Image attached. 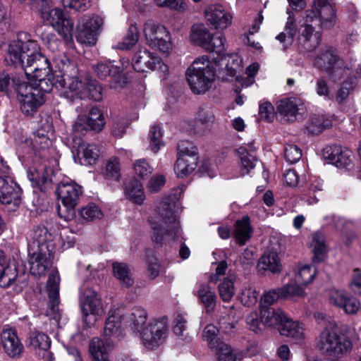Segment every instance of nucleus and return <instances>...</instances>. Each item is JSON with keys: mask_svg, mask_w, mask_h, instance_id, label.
<instances>
[{"mask_svg": "<svg viewBox=\"0 0 361 361\" xmlns=\"http://www.w3.org/2000/svg\"><path fill=\"white\" fill-rule=\"evenodd\" d=\"M284 30L276 39L282 44L283 49L290 47L297 32L304 49L312 51L316 49L322 39L321 33L315 31V26L324 29L332 27L336 21V8L329 0H314L312 8L305 12L302 23L298 30L293 16L289 11Z\"/></svg>", "mask_w": 361, "mask_h": 361, "instance_id": "obj_1", "label": "nucleus"}, {"mask_svg": "<svg viewBox=\"0 0 361 361\" xmlns=\"http://www.w3.org/2000/svg\"><path fill=\"white\" fill-rule=\"evenodd\" d=\"M40 38L47 48L52 53L51 60L56 63L61 73L57 80L60 87L63 88V94L71 102L83 99L87 97L99 102L102 99V87L97 81L90 77L83 80L76 74L78 69L73 63L61 51V42L51 32L44 29L40 34Z\"/></svg>", "mask_w": 361, "mask_h": 361, "instance_id": "obj_2", "label": "nucleus"}, {"mask_svg": "<svg viewBox=\"0 0 361 361\" xmlns=\"http://www.w3.org/2000/svg\"><path fill=\"white\" fill-rule=\"evenodd\" d=\"M4 61L8 66L20 67L25 75L38 72V77H47L51 73L49 60L34 40H13L8 46Z\"/></svg>", "mask_w": 361, "mask_h": 361, "instance_id": "obj_3", "label": "nucleus"}, {"mask_svg": "<svg viewBox=\"0 0 361 361\" xmlns=\"http://www.w3.org/2000/svg\"><path fill=\"white\" fill-rule=\"evenodd\" d=\"M178 204L175 195L164 197L157 204L149 221L152 239L163 245L181 236V229L177 217Z\"/></svg>", "mask_w": 361, "mask_h": 361, "instance_id": "obj_4", "label": "nucleus"}, {"mask_svg": "<svg viewBox=\"0 0 361 361\" xmlns=\"http://www.w3.org/2000/svg\"><path fill=\"white\" fill-rule=\"evenodd\" d=\"M39 73L26 75L28 80H35L33 84L12 79V83L16 87L18 99L21 111L25 115H32L45 102V94L51 91L53 84L47 77H38Z\"/></svg>", "mask_w": 361, "mask_h": 361, "instance_id": "obj_5", "label": "nucleus"}, {"mask_svg": "<svg viewBox=\"0 0 361 361\" xmlns=\"http://www.w3.org/2000/svg\"><path fill=\"white\" fill-rule=\"evenodd\" d=\"M316 348L329 360H337L349 354L353 342L345 334L338 332L335 324H329L319 334Z\"/></svg>", "mask_w": 361, "mask_h": 361, "instance_id": "obj_6", "label": "nucleus"}, {"mask_svg": "<svg viewBox=\"0 0 361 361\" xmlns=\"http://www.w3.org/2000/svg\"><path fill=\"white\" fill-rule=\"evenodd\" d=\"M185 75L192 92L204 94L212 87L214 80V63L206 56L197 58L188 68Z\"/></svg>", "mask_w": 361, "mask_h": 361, "instance_id": "obj_7", "label": "nucleus"}, {"mask_svg": "<svg viewBox=\"0 0 361 361\" xmlns=\"http://www.w3.org/2000/svg\"><path fill=\"white\" fill-rule=\"evenodd\" d=\"M79 304L83 322L87 327H91L103 314L102 302L97 291L89 283L84 282L79 289Z\"/></svg>", "mask_w": 361, "mask_h": 361, "instance_id": "obj_8", "label": "nucleus"}, {"mask_svg": "<svg viewBox=\"0 0 361 361\" xmlns=\"http://www.w3.org/2000/svg\"><path fill=\"white\" fill-rule=\"evenodd\" d=\"M146 44L152 49L168 54L173 47L169 30L163 25L149 20L143 27Z\"/></svg>", "mask_w": 361, "mask_h": 361, "instance_id": "obj_9", "label": "nucleus"}, {"mask_svg": "<svg viewBox=\"0 0 361 361\" xmlns=\"http://www.w3.org/2000/svg\"><path fill=\"white\" fill-rule=\"evenodd\" d=\"M56 194L66 212V214L63 215L61 208L59 206V215L68 221L75 216L74 209L82 194V187L73 181H62L58 185Z\"/></svg>", "mask_w": 361, "mask_h": 361, "instance_id": "obj_10", "label": "nucleus"}, {"mask_svg": "<svg viewBox=\"0 0 361 361\" xmlns=\"http://www.w3.org/2000/svg\"><path fill=\"white\" fill-rule=\"evenodd\" d=\"M41 17L48 22L63 38L66 44H73V23L63 15V11L59 8H42Z\"/></svg>", "mask_w": 361, "mask_h": 361, "instance_id": "obj_11", "label": "nucleus"}, {"mask_svg": "<svg viewBox=\"0 0 361 361\" xmlns=\"http://www.w3.org/2000/svg\"><path fill=\"white\" fill-rule=\"evenodd\" d=\"M168 320L165 317L151 322L141 332L145 348L153 350L164 343L168 336Z\"/></svg>", "mask_w": 361, "mask_h": 361, "instance_id": "obj_12", "label": "nucleus"}, {"mask_svg": "<svg viewBox=\"0 0 361 361\" xmlns=\"http://www.w3.org/2000/svg\"><path fill=\"white\" fill-rule=\"evenodd\" d=\"M103 19L99 16H85L81 18L77 26L75 37L80 44L94 45L97 42L99 30L103 25Z\"/></svg>", "mask_w": 361, "mask_h": 361, "instance_id": "obj_13", "label": "nucleus"}, {"mask_svg": "<svg viewBox=\"0 0 361 361\" xmlns=\"http://www.w3.org/2000/svg\"><path fill=\"white\" fill-rule=\"evenodd\" d=\"M208 25L215 30H224L228 27L233 20L230 8L222 4H212L204 10Z\"/></svg>", "mask_w": 361, "mask_h": 361, "instance_id": "obj_14", "label": "nucleus"}, {"mask_svg": "<svg viewBox=\"0 0 361 361\" xmlns=\"http://www.w3.org/2000/svg\"><path fill=\"white\" fill-rule=\"evenodd\" d=\"M132 66L137 72H145L147 69L165 71L166 66L163 61L144 47H140L134 54Z\"/></svg>", "mask_w": 361, "mask_h": 361, "instance_id": "obj_15", "label": "nucleus"}, {"mask_svg": "<svg viewBox=\"0 0 361 361\" xmlns=\"http://www.w3.org/2000/svg\"><path fill=\"white\" fill-rule=\"evenodd\" d=\"M59 282L60 277L57 271H53L47 280L49 305L46 315L51 319L58 322L61 317V310L59 307Z\"/></svg>", "mask_w": 361, "mask_h": 361, "instance_id": "obj_16", "label": "nucleus"}, {"mask_svg": "<svg viewBox=\"0 0 361 361\" xmlns=\"http://www.w3.org/2000/svg\"><path fill=\"white\" fill-rule=\"evenodd\" d=\"M22 190L11 177H0V202L15 210L21 202Z\"/></svg>", "mask_w": 361, "mask_h": 361, "instance_id": "obj_17", "label": "nucleus"}, {"mask_svg": "<svg viewBox=\"0 0 361 361\" xmlns=\"http://www.w3.org/2000/svg\"><path fill=\"white\" fill-rule=\"evenodd\" d=\"M124 309H111L105 322L104 336L106 338L119 339L123 335V324H125Z\"/></svg>", "mask_w": 361, "mask_h": 361, "instance_id": "obj_18", "label": "nucleus"}, {"mask_svg": "<svg viewBox=\"0 0 361 361\" xmlns=\"http://www.w3.org/2000/svg\"><path fill=\"white\" fill-rule=\"evenodd\" d=\"M1 342L5 353L11 358L20 357L23 351L24 345L18 336L15 329H3L1 334Z\"/></svg>", "mask_w": 361, "mask_h": 361, "instance_id": "obj_19", "label": "nucleus"}, {"mask_svg": "<svg viewBox=\"0 0 361 361\" xmlns=\"http://www.w3.org/2000/svg\"><path fill=\"white\" fill-rule=\"evenodd\" d=\"M277 111L283 118L289 122H293L298 116L303 115L305 106L302 101L296 97L281 99L277 104Z\"/></svg>", "mask_w": 361, "mask_h": 361, "instance_id": "obj_20", "label": "nucleus"}, {"mask_svg": "<svg viewBox=\"0 0 361 361\" xmlns=\"http://www.w3.org/2000/svg\"><path fill=\"white\" fill-rule=\"evenodd\" d=\"M51 240V235L47 227L43 225L35 226L27 237L28 251H52L49 241Z\"/></svg>", "mask_w": 361, "mask_h": 361, "instance_id": "obj_21", "label": "nucleus"}, {"mask_svg": "<svg viewBox=\"0 0 361 361\" xmlns=\"http://www.w3.org/2000/svg\"><path fill=\"white\" fill-rule=\"evenodd\" d=\"M324 156L338 168H348L353 164V152L339 145L328 146L324 149Z\"/></svg>", "mask_w": 361, "mask_h": 361, "instance_id": "obj_22", "label": "nucleus"}, {"mask_svg": "<svg viewBox=\"0 0 361 361\" xmlns=\"http://www.w3.org/2000/svg\"><path fill=\"white\" fill-rule=\"evenodd\" d=\"M16 283L20 288L27 284V276H18L17 270L6 265L4 252L0 250V286L8 287Z\"/></svg>", "mask_w": 361, "mask_h": 361, "instance_id": "obj_23", "label": "nucleus"}, {"mask_svg": "<svg viewBox=\"0 0 361 361\" xmlns=\"http://www.w3.org/2000/svg\"><path fill=\"white\" fill-rule=\"evenodd\" d=\"M54 138V128L50 120L42 119L32 138L33 147L36 150L48 148Z\"/></svg>", "mask_w": 361, "mask_h": 361, "instance_id": "obj_24", "label": "nucleus"}, {"mask_svg": "<svg viewBox=\"0 0 361 361\" xmlns=\"http://www.w3.org/2000/svg\"><path fill=\"white\" fill-rule=\"evenodd\" d=\"M30 255V272L35 276L44 275L51 266L52 251L32 250Z\"/></svg>", "mask_w": 361, "mask_h": 361, "instance_id": "obj_25", "label": "nucleus"}, {"mask_svg": "<svg viewBox=\"0 0 361 361\" xmlns=\"http://www.w3.org/2000/svg\"><path fill=\"white\" fill-rule=\"evenodd\" d=\"M279 329L282 336L289 337L296 343H300L305 338L304 324L298 321H293L287 316L283 319Z\"/></svg>", "mask_w": 361, "mask_h": 361, "instance_id": "obj_26", "label": "nucleus"}, {"mask_svg": "<svg viewBox=\"0 0 361 361\" xmlns=\"http://www.w3.org/2000/svg\"><path fill=\"white\" fill-rule=\"evenodd\" d=\"M195 295L204 305L207 312H210L214 310L217 298L214 289L208 283H199Z\"/></svg>", "mask_w": 361, "mask_h": 361, "instance_id": "obj_27", "label": "nucleus"}, {"mask_svg": "<svg viewBox=\"0 0 361 361\" xmlns=\"http://www.w3.org/2000/svg\"><path fill=\"white\" fill-rule=\"evenodd\" d=\"M282 265L279 255L276 252H265L260 257L257 264L258 271L262 273L269 271L272 274H278L281 271Z\"/></svg>", "mask_w": 361, "mask_h": 361, "instance_id": "obj_28", "label": "nucleus"}, {"mask_svg": "<svg viewBox=\"0 0 361 361\" xmlns=\"http://www.w3.org/2000/svg\"><path fill=\"white\" fill-rule=\"evenodd\" d=\"M51 345V341L49 336L38 331H31L27 338V346L40 355L41 352L43 355L49 353L48 350Z\"/></svg>", "mask_w": 361, "mask_h": 361, "instance_id": "obj_29", "label": "nucleus"}, {"mask_svg": "<svg viewBox=\"0 0 361 361\" xmlns=\"http://www.w3.org/2000/svg\"><path fill=\"white\" fill-rule=\"evenodd\" d=\"M260 314L262 324L267 326H273L277 324L281 326L286 316L281 309H274L264 305L261 306Z\"/></svg>", "mask_w": 361, "mask_h": 361, "instance_id": "obj_30", "label": "nucleus"}, {"mask_svg": "<svg viewBox=\"0 0 361 361\" xmlns=\"http://www.w3.org/2000/svg\"><path fill=\"white\" fill-rule=\"evenodd\" d=\"M129 64L128 61L122 62V69L120 67L114 66L110 62H99L93 66L96 75L100 79H104L109 75H112L117 78L116 75H118L124 68H126ZM120 75H118V78Z\"/></svg>", "mask_w": 361, "mask_h": 361, "instance_id": "obj_31", "label": "nucleus"}, {"mask_svg": "<svg viewBox=\"0 0 361 361\" xmlns=\"http://www.w3.org/2000/svg\"><path fill=\"white\" fill-rule=\"evenodd\" d=\"M252 229L250 226V220L248 216H243L241 219L238 220L235 224L234 236L236 241L240 245L250 238Z\"/></svg>", "mask_w": 361, "mask_h": 361, "instance_id": "obj_32", "label": "nucleus"}, {"mask_svg": "<svg viewBox=\"0 0 361 361\" xmlns=\"http://www.w3.org/2000/svg\"><path fill=\"white\" fill-rule=\"evenodd\" d=\"M125 195L129 200L139 205L145 199L143 185L137 180H131L126 185Z\"/></svg>", "mask_w": 361, "mask_h": 361, "instance_id": "obj_33", "label": "nucleus"}, {"mask_svg": "<svg viewBox=\"0 0 361 361\" xmlns=\"http://www.w3.org/2000/svg\"><path fill=\"white\" fill-rule=\"evenodd\" d=\"M74 147H77L78 154L82 155L84 161L87 164H94L99 157V148L94 144H87L78 140V144L74 145Z\"/></svg>", "mask_w": 361, "mask_h": 361, "instance_id": "obj_34", "label": "nucleus"}, {"mask_svg": "<svg viewBox=\"0 0 361 361\" xmlns=\"http://www.w3.org/2000/svg\"><path fill=\"white\" fill-rule=\"evenodd\" d=\"M125 323L141 334L147 320L146 311L141 307H135L128 316L125 315Z\"/></svg>", "mask_w": 361, "mask_h": 361, "instance_id": "obj_35", "label": "nucleus"}, {"mask_svg": "<svg viewBox=\"0 0 361 361\" xmlns=\"http://www.w3.org/2000/svg\"><path fill=\"white\" fill-rule=\"evenodd\" d=\"M254 149L250 147V152L246 147H240L238 149L241 164V174L245 176L248 174L252 170L257 162V159L255 155L252 154Z\"/></svg>", "mask_w": 361, "mask_h": 361, "instance_id": "obj_36", "label": "nucleus"}, {"mask_svg": "<svg viewBox=\"0 0 361 361\" xmlns=\"http://www.w3.org/2000/svg\"><path fill=\"white\" fill-rule=\"evenodd\" d=\"M89 353L93 361H99L109 357L108 345L98 337L93 338L89 343Z\"/></svg>", "mask_w": 361, "mask_h": 361, "instance_id": "obj_37", "label": "nucleus"}, {"mask_svg": "<svg viewBox=\"0 0 361 361\" xmlns=\"http://www.w3.org/2000/svg\"><path fill=\"white\" fill-rule=\"evenodd\" d=\"M311 247L314 253L313 260L317 262H322L326 253V245L323 233L317 232L312 235Z\"/></svg>", "mask_w": 361, "mask_h": 361, "instance_id": "obj_38", "label": "nucleus"}, {"mask_svg": "<svg viewBox=\"0 0 361 361\" xmlns=\"http://www.w3.org/2000/svg\"><path fill=\"white\" fill-rule=\"evenodd\" d=\"M112 267L114 276L119 281L122 286L128 288L133 284L134 280L132 274L126 264L114 262Z\"/></svg>", "mask_w": 361, "mask_h": 361, "instance_id": "obj_39", "label": "nucleus"}, {"mask_svg": "<svg viewBox=\"0 0 361 361\" xmlns=\"http://www.w3.org/2000/svg\"><path fill=\"white\" fill-rule=\"evenodd\" d=\"M209 30L202 25L192 26L190 33V39L204 49L209 48V39L211 36Z\"/></svg>", "mask_w": 361, "mask_h": 361, "instance_id": "obj_40", "label": "nucleus"}, {"mask_svg": "<svg viewBox=\"0 0 361 361\" xmlns=\"http://www.w3.org/2000/svg\"><path fill=\"white\" fill-rule=\"evenodd\" d=\"M338 59L335 50L333 48H329L325 51H322L321 54L315 58L314 64L319 68L328 71L332 68V66Z\"/></svg>", "mask_w": 361, "mask_h": 361, "instance_id": "obj_41", "label": "nucleus"}, {"mask_svg": "<svg viewBox=\"0 0 361 361\" xmlns=\"http://www.w3.org/2000/svg\"><path fill=\"white\" fill-rule=\"evenodd\" d=\"M235 277L229 275L224 278L218 286L219 294L224 302H229L235 294L234 282Z\"/></svg>", "mask_w": 361, "mask_h": 361, "instance_id": "obj_42", "label": "nucleus"}, {"mask_svg": "<svg viewBox=\"0 0 361 361\" xmlns=\"http://www.w3.org/2000/svg\"><path fill=\"white\" fill-rule=\"evenodd\" d=\"M213 351L217 354L218 361H241L243 359L240 351L231 348L225 343Z\"/></svg>", "mask_w": 361, "mask_h": 361, "instance_id": "obj_43", "label": "nucleus"}, {"mask_svg": "<svg viewBox=\"0 0 361 361\" xmlns=\"http://www.w3.org/2000/svg\"><path fill=\"white\" fill-rule=\"evenodd\" d=\"M139 32L137 27L135 25L130 24L126 36L121 42H119L115 46V48L121 50L130 49L137 44Z\"/></svg>", "mask_w": 361, "mask_h": 361, "instance_id": "obj_44", "label": "nucleus"}, {"mask_svg": "<svg viewBox=\"0 0 361 361\" xmlns=\"http://www.w3.org/2000/svg\"><path fill=\"white\" fill-rule=\"evenodd\" d=\"M178 158L184 159H194L198 161V152L197 147L188 140H181L178 144Z\"/></svg>", "mask_w": 361, "mask_h": 361, "instance_id": "obj_45", "label": "nucleus"}, {"mask_svg": "<svg viewBox=\"0 0 361 361\" xmlns=\"http://www.w3.org/2000/svg\"><path fill=\"white\" fill-rule=\"evenodd\" d=\"M197 161L194 159H184L183 158H177L174 166V171L178 178H184L190 175L197 167Z\"/></svg>", "mask_w": 361, "mask_h": 361, "instance_id": "obj_46", "label": "nucleus"}, {"mask_svg": "<svg viewBox=\"0 0 361 361\" xmlns=\"http://www.w3.org/2000/svg\"><path fill=\"white\" fill-rule=\"evenodd\" d=\"M106 179L112 181H119L121 178L120 161L116 157L110 158L106 164L103 171Z\"/></svg>", "mask_w": 361, "mask_h": 361, "instance_id": "obj_47", "label": "nucleus"}, {"mask_svg": "<svg viewBox=\"0 0 361 361\" xmlns=\"http://www.w3.org/2000/svg\"><path fill=\"white\" fill-rule=\"evenodd\" d=\"M281 290L283 300H292L295 298H303L305 295L302 286L299 285L296 281L283 285Z\"/></svg>", "mask_w": 361, "mask_h": 361, "instance_id": "obj_48", "label": "nucleus"}, {"mask_svg": "<svg viewBox=\"0 0 361 361\" xmlns=\"http://www.w3.org/2000/svg\"><path fill=\"white\" fill-rule=\"evenodd\" d=\"M209 48L205 50L216 53L219 59H223V55L226 51V38L223 34L211 35L209 39Z\"/></svg>", "mask_w": 361, "mask_h": 361, "instance_id": "obj_49", "label": "nucleus"}, {"mask_svg": "<svg viewBox=\"0 0 361 361\" xmlns=\"http://www.w3.org/2000/svg\"><path fill=\"white\" fill-rule=\"evenodd\" d=\"M91 130L90 125L87 122L85 116H78L73 125V142L74 145L78 144V140H81V136L85 135L87 132Z\"/></svg>", "mask_w": 361, "mask_h": 361, "instance_id": "obj_50", "label": "nucleus"}, {"mask_svg": "<svg viewBox=\"0 0 361 361\" xmlns=\"http://www.w3.org/2000/svg\"><path fill=\"white\" fill-rule=\"evenodd\" d=\"M219 329L213 324H208L204 329L202 338L208 343L209 348L214 350L224 343L217 336Z\"/></svg>", "mask_w": 361, "mask_h": 361, "instance_id": "obj_51", "label": "nucleus"}, {"mask_svg": "<svg viewBox=\"0 0 361 361\" xmlns=\"http://www.w3.org/2000/svg\"><path fill=\"white\" fill-rule=\"evenodd\" d=\"M316 275V269L310 265H303L298 269L295 281L302 285L311 283Z\"/></svg>", "mask_w": 361, "mask_h": 361, "instance_id": "obj_52", "label": "nucleus"}, {"mask_svg": "<svg viewBox=\"0 0 361 361\" xmlns=\"http://www.w3.org/2000/svg\"><path fill=\"white\" fill-rule=\"evenodd\" d=\"M87 122L90 125L92 130L100 131L104 126V118L100 110L97 107H92L90 111Z\"/></svg>", "mask_w": 361, "mask_h": 361, "instance_id": "obj_53", "label": "nucleus"}, {"mask_svg": "<svg viewBox=\"0 0 361 361\" xmlns=\"http://www.w3.org/2000/svg\"><path fill=\"white\" fill-rule=\"evenodd\" d=\"M149 147L152 151L157 153L164 146L162 132L158 125H153L149 133Z\"/></svg>", "mask_w": 361, "mask_h": 361, "instance_id": "obj_54", "label": "nucleus"}, {"mask_svg": "<svg viewBox=\"0 0 361 361\" xmlns=\"http://www.w3.org/2000/svg\"><path fill=\"white\" fill-rule=\"evenodd\" d=\"M80 216L86 221H94L102 217L103 214L100 208L94 203H90L82 207L79 211Z\"/></svg>", "mask_w": 361, "mask_h": 361, "instance_id": "obj_55", "label": "nucleus"}, {"mask_svg": "<svg viewBox=\"0 0 361 361\" xmlns=\"http://www.w3.org/2000/svg\"><path fill=\"white\" fill-rule=\"evenodd\" d=\"M357 83L356 78L355 77H350L348 80H345L336 96V101L341 104L343 103L349 96L350 92L354 89Z\"/></svg>", "mask_w": 361, "mask_h": 361, "instance_id": "obj_56", "label": "nucleus"}, {"mask_svg": "<svg viewBox=\"0 0 361 361\" xmlns=\"http://www.w3.org/2000/svg\"><path fill=\"white\" fill-rule=\"evenodd\" d=\"M310 187L306 195V202L308 204H312L318 202V197L315 195L316 192L322 190V180L318 178L314 177L310 180Z\"/></svg>", "mask_w": 361, "mask_h": 361, "instance_id": "obj_57", "label": "nucleus"}, {"mask_svg": "<svg viewBox=\"0 0 361 361\" xmlns=\"http://www.w3.org/2000/svg\"><path fill=\"white\" fill-rule=\"evenodd\" d=\"M329 76L334 80H339L343 79L345 76L347 80L351 76L349 72V68L344 66V63L338 59L336 62L332 66V68L328 71Z\"/></svg>", "mask_w": 361, "mask_h": 361, "instance_id": "obj_58", "label": "nucleus"}, {"mask_svg": "<svg viewBox=\"0 0 361 361\" xmlns=\"http://www.w3.org/2000/svg\"><path fill=\"white\" fill-rule=\"evenodd\" d=\"M133 171L137 177L145 178L152 174L153 169L146 159H140L133 164Z\"/></svg>", "mask_w": 361, "mask_h": 361, "instance_id": "obj_59", "label": "nucleus"}, {"mask_svg": "<svg viewBox=\"0 0 361 361\" xmlns=\"http://www.w3.org/2000/svg\"><path fill=\"white\" fill-rule=\"evenodd\" d=\"M240 298L244 306L252 307L258 300V292L253 287H247L242 290Z\"/></svg>", "mask_w": 361, "mask_h": 361, "instance_id": "obj_60", "label": "nucleus"}, {"mask_svg": "<svg viewBox=\"0 0 361 361\" xmlns=\"http://www.w3.org/2000/svg\"><path fill=\"white\" fill-rule=\"evenodd\" d=\"M156 4L161 8H169L178 12H183L188 8L183 0H154Z\"/></svg>", "mask_w": 361, "mask_h": 361, "instance_id": "obj_61", "label": "nucleus"}, {"mask_svg": "<svg viewBox=\"0 0 361 361\" xmlns=\"http://www.w3.org/2000/svg\"><path fill=\"white\" fill-rule=\"evenodd\" d=\"M284 157L290 164L296 163L302 157V150L297 145H286L284 149Z\"/></svg>", "mask_w": 361, "mask_h": 361, "instance_id": "obj_62", "label": "nucleus"}, {"mask_svg": "<svg viewBox=\"0 0 361 361\" xmlns=\"http://www.w3.org/2000/svg\"><path fill=\"white\" fill-rule=\"evenodd\" d=\"M348 293L344 290L330 289L328 294V300L331 305L340 308L343 302H344Z\"/></svg>", "mask_w": 361, "mask_h": 361, "instance_id": "obj_63", "label": "nucleus"}, {"mask_svg": "<svg viewBox=\"0 0 361 361\" xmlns=\"http://www.w3.org/2000/svg\"><path fill=\"white\" fill-rule=\"evenodd\" d=\"M340 308L346 314H355L360 308V303L356 298L351 295L350 293H348L344 302H343Z\"/></svg>", "mask_w": 361, "mask_h": 361, "instance_id": "obj_64", "label": "nucleus"}]
</instances>
